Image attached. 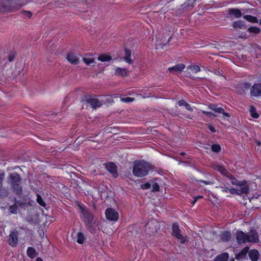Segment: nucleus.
<instances>
[{
  "label": "nucleus",
  "instance_id": "obj_49",
  "mask_svg": "<svg viewBox=\"0 0 261 261\" xmlns=\"http://www.w3.org/2000/svg\"><path fill=\"white\" fill-rule=\"evenodd\" d=\"M16 57V54L15 53H11L8 56V58L10 62H12Z\"/></svg>",
  "mask_w": 261,
  "mask_h": 261
},
{
  "label": "nucleus",
  "instance_id": "obj_55",
  "mask_svg": "<svg viewBox=\"0 0 261 261\" xmlns=\"http://www.w3.org/2000/svg\"><path fill=\"white\" fill-rule=\"evenodd\" d=\"M80 209L81 210V212L83 216H84V213H90L88 211H87L85 208H84L83 207L80 206Z\"/></svg>",
  "mask_w": 261,
  "mask_h": 261
},
{
  "label": "nucleus",
  "instance_id": "obj_37",
  "mask_svg": "<svg viewBox=\"0 0 261 261\" xmlns=\"http://www.w3.org/2000/svg\"><path fill=\"white\" fill-rule=\"evenodd\" d=\"M9 210L10 213L13 214H17L18 213V210L19 209L17 206V204H16V202H14V203L13 205H11L9 206Z\"/></svg>",
  "mask_w": 261,
  "mask_h": 261
},
{
  "label": "nucleus",
  "instance_id": "obj_40",
  "mask_svg": "<svg viewBox=\"0 0 261 261\" xmlns=\"http://www.w3.org/2000/svg\"><path fill=\"white\" fill-rule=\"evenodd\" d=\"M77 237V242L80 244H83L85 240V237L83 233H82V232H78Z\"/></svg>",
  "mask_w": 261,
  "mask_h": 261
},
{
  "label": "nucleus",
  "instance_id": "obj_14",
  "mask_svg": "<svg viewBox=\"0 0 261 261\" xmlns=\"http://www.w3.org/2000/svg\"><path fill=\"white\" fill-rule=\"evenodd\" d=\"M251 96L258 97L261 96V83L254 84L250 89Z\"/></svg>",
  "mask_w": 261,
  "mask_h": 261
},
{
  "label": "nucleus",
  "instance_id": "obj_42",
  "mask_svg": "<svg viewBox=\"0 0 261 261\" xmlns=\"http://www.w3.org/2000/svg\"><path fill=\"white\" fill-rule=\"evenodd\" d=\"M211 148L213 152H217V153L220 152L221 150V147L218 144H215L212 145Z\"/></svg>",
  "mask_w": 261,
  "mask_h": 261
},
{
  "label": "nucleus",
  "instance_id": "obj_22",
  "mask_svg": "<svg viewBox=\"0 0 261 261\" xmlns=\"http://www.w3.org/2000/svg\"><path fill=\"white\" fill-rule=\"evenodd\" d=\"M195 0H187L182 6V10L185 11L192 10L194 7Z\"/></svg>",
  "mask_w": 261,
  "mask_h": 261
},
{
  "label": "nucleus",
  "instance_id": "obj_10",
  "mask_svg": "<svg viewBox=\"0 0 261 261\" xmlns=\"http://www.w3.org/2000/svg\"><path fill=\"white\" fill-rule=\"evenodd\" d=\"M237 242L239 245H242L248 242L247 234L242 230H238L236 232Z\"/></svg>",
  "mask_w": 261,
  "mask_h": 261
},
{
  "label": "nucleus",
  "instance_id": "obj_38",
  "mask_svg": "<svg viewBox=\"0 0 261 261\" xmlns=\"http://www.w3.org/2000/svg\"><path fill=\"white\" fill-rule=\"evenodd\" d=\"M247 32L253 34H258L261 32V30L256 27H251L247 29Z\"/></svg>",
  "mask_w": 261,
  "mask_h": 261
},
{
  "label": "nucleus",
  "instance_id": "obj_44",
  "mask_svg": "<svg viewBox=\"0 0 261 261\" xmlns=\"http://www.w3.org/2000/svg\"><path fill=\"white\" fill-rule=\"evenodd\" d=\"M27 221L31 225H36L38 222L36 219H34L33 217L31 216L27 218Z\"/></svg>",
  "mask_w": 261,
  "mask_h": 261
},
{
  "label": "nucleus",
  "instance_id": "obj_25",
  "mask_svg": "<svg viewBox=\"0 0 261 261\" xmlns=\"http://www.w3.org/2000/svg\"><path fill=\"white\" fill-rule=\"evenodd\" d=\"M10 194L9 189L7 187L0 188V199H5L9 196Z\"/></svg>",
  "mask_w": 261,
  "mask_h": 261
},
{
  "label": "nucleus",
  "instance_id": "obj_52",
  "mask_svg": "<svg viewBox=\"0 0 261 261\" xmlns=\"http://www.w3.org/2000/svg\"><path fill=\"white\" fill-rule=\"evenodd\" d=\"M8 4V0H0V7H4L5 6ZM0 12H1V11L0 10Z\"/></svg>",
  "mask_w": 261,
  "mask_h": 261
},
{
  "label": "nucleus",
  "instance_id": "obj_26",
  "mask_svg": "<svg viewBox=\"0 0 261 261\" xmlns=\"http://www.w3.org/2000/svg\"><path fill=\"white\" fill-rule=\"evenodd\" d=\"M248 255L252 261H257L258 259V252L256 249H252L249 252L248 251Z\"/></svg>",
  "mask_w": 261,
  "mask_h": 261
},
{
  "label": "nucleus",
  "instance_id": "obj_61",
  "mask_svg": "<svg viewBox=\"0 0 261 261\" xmlns=\"http://www.w3.org/2000/svg\"><path fill=\"white\" fill-rule=\"evenodd\" d=\"M171 37L169 38V39H168V42H169L170 41V40L171 39Z\"/></svg>",
  "mask_w": 261,
  "mask_h": 261
},
{
  "label": "nucleus",
  "instance_id": "obj_13",
  "mask_svg": "<svg viewBox=\"0 0 261 261\" xmlns=\"http://www.w3.org/2000/svg\"><path fill=\"white\" fill-rule=\"evenodd\" d=\"M229 192L231 194H236L238 195H241L242 194H248L249 192V186L240 187L239 189H236L231 188L229 189Z\"/></svg>",
  "mask_w": 261,
  "mask_h": 261
},
{
  "label": "nucleus",
  "instance_id": "obj_1",
  "mask_svg": "<svg viewBox=\"0 0 261 261\" xmlns=\"http://www.w3.org/2000/svg\"><path fill=\"white\" fill-rule=\"evenodd\" d=\"M153 169V166L144 161H135L134 162L133 174L137 177H144L147 175L149 170Z\"/></svg>",
  "mask_w": 261,
  "mask_h": 261
},
{
  "label": "nucleus",
  "instance_id": "obj_7",
  "mask_svg": "<svg viewBox=\"0 0 261 261\" xmlns=\"http://www.w3.org/2000/svg\"><path fill=\"white\" fill-rule=\"evenodd\" d=\"M172 235L177 239L180 240L181 244H184L186 242V239L181 234V230H180L178 225L174 223L172 226Z\"/></svg>",
  "mask_w": 261,
  "mask_h": 261
},
{
  "label": "nucleus",
  "instance_id": "obj_15",
  "mask_svg": "<svg viewBox=\"0 0 261 261\" xmlns=\"http://www.w3.org/2000/svg\"><path fill=\"white\" fill-rule=\"evenodd\" d=\"M248 242L256 243L258 241V236L257 231L254 229H251L247 233Z\"/></svg>",
  "mask_w": 261,
  "mask_h": 261
},
{
  "label": "nucleus",
  "instance_id": "obj_28",
  "mask_svg": "<svg viewBox=\"0 0 261 261\" xmlns=\"http://www.w3.org/2000/svg\"><path fill=\"white\" fill-rule=\"evenodd\" d=\"M128 71L126 68L117 67L116 69L115 74L122 77H126L128 75Z\"/></svg>",
  "mask_w": 261,
  "mask_h": 261
},
{
  "label": "nucleus",
  "instance_id": "obj_16",
  "mask_svg": "<svg viewBox=\"0 0 261 261\" xmlns=\"http://www.w3.org/2000/svg\"><path fill=\"white\" fill-rule=\"evenodd\" d=\"M226 177L231 180V182L232 185L239 186L240 188L245 186H248V185H247V181L246 180H239L230 173Z\"/></svg>",
  "mask_w": 261,
  "mask_h": 261
},
{
  "label": "nucleus",
  "instance_id": "obj_12",
  "mask_svg": "<svg viewBox=\"0 0 261 261\" xmlns=\"http://www.w3.org/2000/svg\"><path fill=\"white\" fill-rule=\"evenodd\" d=\"M8 243L12 247H16L18 244V233L16 230L11 231L8 239Z\"/></svg>",
  "mask_w": 261,
  "mask_h": 261
},
{
  "label": "nucleus",
  "instance_id": "obj_57",
  "mask_svg": "<svg viewBox=\"0 0 261 261\" xmlns=\"http://www.w3.org/2000/svg\"><path fill=\"white\" fill-rule=\"evenodd\" d=\"M208 128L212 132H214V133L216 132V129L215 128V127L213 126H212L211 125H209Z\"/></svg>",
  "mask_w": 261,
  "mask_h": 261
},
{
  "label": "nucleus",
  "instance_id": "obj_29",
  "mask_svg": "<svg viewBox=\"0 0 261 261\" xmlns=\"http://www.w3.org/2000/svg\"><path fill=\"white\" fill-rule=\"evenodd\" d=\"M27 255L31 258H34L38 255V252L33 247H29L27 251Z\"/></svg>",
  "mask_w": 261,
  "mask_h": 261
},
{
  "label": "nucleus",
  "instance_id": "obj_56",
  "mask_svg": "<svg viewBox=\"0 0 261 261\" xmlns=\"http://www.w3.org/2000/svg\"><path fill=\"white\" fill-rule=\"evenodd\" d=\"M200 182L201 183H204L206 185H211V184H213V182H212V181H205V180H200Z\"/></svg>",
  "mask_w": 261,
  "mask_h": 261
},
{
  "label": "nucleus",
  "instance_id": "obj_63",
  "mask_svg": "<svg viewBox=\"0 0 261 261\" xmlns=\"http://www.w3.org/2000/svg\"><path fill=\"white\" fill-rule=\"evenodd\" d=\"M257 144H258V145H261V143H260V142H258V143H257Z\"/></svg>",
  "mask_w": 261,
  "mask_h": 261
},
{
  "label": "nucleus",
  "instance_id": "obj_39",
  "mask_svg": "<svg viewBox=\"0 0 261 261\" xmlns=\"http://www.w3.org/2000/svg\"><path fill=\"white\" fill-rule=\"evenodd\" d=\"M250 115L252 117H253L254 118H258L259 115L257 113L256 108L254 106H251L250 107Z\"/></svg>",
  "mask_w": 261,
  "mask_h": 261
},
{
  "label": "nucleus",
  "instance_id": "obj_11",
  "mask_svg": "<svg viewBox=\"0 0 261 261\" xmlns=\"http://www.w3.org/2000/svg\"><path fill=\"white\" fill-rule=\"evenodd\" d=\"M10 190L14 194L17 195L18 197H20L23 193V187L21 183L14 184L10 186Z\"/></svg>",
  "mask_w": 261,
  "mask_h": 261
},
{
  "label": "nucleus",
  "instance_id": "obj_53",
  "mask_svg": "<svg viewBox=\"0 0 261 261\" xmlns=\"http://www.w3.org/2000/svg\"><path fill=\"white\" fill-rule=\"evenodd\" d=\"M23 13V14L28 18H31L32 16V13L30 11H24Z\"/></svg>",
  "mask_w": 261,
  "mask_h": 261
},
{
  "label": "nucleus",
  "instance_id": "obj_17",
  "mask_svg": "<svg viewBox=\"0 0 261 261\" xmlns=\"http://www.w3.org/2000/svg\"><path fill=\"white\" fill-rule=\"evenodd\" d=\"M227 14L230 18H239L242 16V13L241 11L237 8L229 9L227 11Z\"/></svg>",
  "mask_w": 261,
  "mask_h": 261
},
{
  "label": "nucleus",
  "instance_id": "obj_4",
  "mask_svg": "<svg viewBox=\"0 0 261 261\" xmlns=\"http://www.w3.org/2000/svg\"><path fill=\"white\" fill-rule=\"evenodd\" d=\"M13 201L16 202L19 209L25 210L28 206H32L33 201L31 200L30 198H23L18 200L16 197H14Z\"/></svg>",
  "mask_w": 261,
  "mask_h": 261
},
{
  "label": "nucleus",
  "instance_id": "obj_54",
  "mask_svg": "<svg viewBox=\"0 0 261 261\" xmlns=\"http://www.w3.org/2000/svg\"><path fill=\"white\" fill-rule=\"evenodd\" d=\"M202 197H203L202 196H198L197 197H195L194 198V199L193 200V201L192 202H191V203L194 205L196 202V201H197V200L199 198H201Z\"/></svg>",
  "mask_w": 261,
  "mask_h": 261
},
{
  "label": "nucleus",
  "instance_id": "obj_48",
  "mask_svg": "<svg viewBox=\"0 0 261 261\" xmlns=\"http://www.w3.org/2000/svg\"><path fill=\"white\" fill-rule=\"evenodd\" d=\"M152 192H159L160 191V186L159 184L156 182H154L152 185Z\"/></svg>",
  "mask_w": 261,
  "mask_h": 261
},
{
  "label": "nucleus",
  "instance_id": "obj_18",
  "mask_svg": "<svg viewBox=\"0 0 261 261\" xmlns=\"http://www.w3.org/2000/svg\"><path fill=\"white\" fill-rule=\"evenodd\" d=\"M211 167L213 169L219 171L221 174L225 176L226 177L229 173L224 167H223L220 165H219L217 163L212 164L211 165Z\"/></svg>",
  "mask_w": 261,
  "mask_h": 261
},
{
  "label": "nucleus",
  "instance_id": "obj_9",
  "mask_svg": "<svg viewBox=\"0 0 261 261\" xmlns=\"http://www.w3.org/2000/svg\"><path fill=\"white\" fill-rule=\"evenodd\" d=\"M83 101H86L91 105L93 108L96 109L97 107H99L101 106L102 103L98 100V99L95 97H94L91 95H87L85 97L84 99H83Z\"/></svg>",
  "mask_w": 261,
  "mask_h": 261
},
{
  "label": "nucleus",
  "instance_id": "obj_19",
  "mask_svg": "<svg viewBox=\"0 0 261 261\" xmlns=\"http://www.w3.org/2000/svg\"><path fill=\"white\" fill-rule=\"evenodd\" d=\"M208 108L215 112L222 114L224 116L226 117H230V115L229 113L225 112L224 109L221 107H218L217 106L214 104L210 105Z\"/></svg>",
  "mask_w": 261,
  "mask_h": 261
},
{
  "label": "nucleus",
  "instance_id": "obj_46",
  "mask_svg": "<svg viewBox=\"0 0 261 261\" xmlns=\"http://www.w3.org/2000/svg\"><path fill=\"white\" fill-rule=\"evenodd\" d=\"M190 69L194 70L195 72H198L200 71V68L199 66L196 65H191L190 66Z\"/></svg>",
  "mask_w": 261,
  "mask_h": 261
},
{
  "label": "nucleus",
  "instance_id": "obj_6",
  "mask_svg": "<svg viewBox=\"0 0 261 261\" xmlns=\"http://www.w3.org/2000/svg\"><path fill=\"white\" fill-rule=\"evenodd\" d=\"M106 218L111 221H116L119 218L118 212L112 208H107L105 212Z\"/></svg>",
  "mask_w": 261,
  "mask_h": 261
},
{
  "label": "nucleus",
  "instance_id": "obj_60",
  "mask_svg": "<svg viewBox=\"0 0 261 261\" xmlns=\"http://www.w3.org/2000/svg\"><path fill=\"white\" fill-rule=\"evenodd\" d=\"M36 261H43V260L41 257H37Z\"/></svg>",
  "mask_w": 261,
  "mask_h": 261
},
{
  "label": "nucleus",
  "instance_id": "obj_30",
  "mask_svg": "<svg viewBox=\"0 0 261 261\" xmlns=\"http://www.w3.org/2000/svg\"><path fill=\"white\" fill-rule=\"evenodd\" d=\"M220 239L223 242H227L230 240L231 233L228 231H224L220 236Z\"/></svg>",
  "mask_w": 261,
  "mask_h": 261
},
{
  "label": "nucleus",
  "instance_id": "obj_5",
  "mask_svg": "<svg viewBox=\"0 0 261 261\" xmlns=\"http://www.w3.org/2000/svg\"><path fill=\"white\" fill-rule=\"evenodd\" d=\"M22 179L21 176L17 172L10 173L7 177V182L10 186L14 184L21 183Z\"/></svg>",
  "mask_w": 261,
  "mask_h": 261
},
{
  "label": "nucleus",
  "instance_id": "obj_34",
  "mask_svg": "<svg viewBox=\"0 0 261 261\" xmlns=\"http://www.w3.org/2000/svg\"><path fill=\"white\" fill-rule=\"evenodd\" d=\"M229 255L227 253H223L218 255L214 259V261H227Z\"/></svg>",
  "mask_w": 261,
  "mask_h": 261
},
{
  "label": "nucleus",
  "instance_id": "obj_24",
  "mask_svg": "<svg viewBox=\"0 0 261 261\" xmlns=\"http://www.w3.org/2000/svg\"><path fill=\"white\" fill-rule=\"evenodd\" d=\"M232 26L234 29H245L247 28L245 22L242 20H238L233 22Z\"/></svg>",
  "mask_w": 261,
  "mask_h": 261
},
{
  "label": "nucleus",
  "instance_id": "obj_35",
  "mask_svg": "<svg viewBox=\"0 0 261 261\" xmlns=\"http://www.w3.org/2000/svg\"><path fill=\"white\" fill-rule=\"evenodd\" d=\"M177 103L179 106H185L186 109L191 112L193 111V109L191 106L185 100L181 99L178 101Z\"/></svg>",
  "mask_w": 261,
  "mask_h": 261
},
{
  "label": "nucleus",
  "instance_id": "obj_21",
  "mask_svg": "<svg viewBox=\"0 0 261 261\" xmlns=\"http://www.w3.org/2000/svg\"><path fill=\"white\" fill-rule=\"evenodd\" d=\"M249 247H245L239 253L236 254L235 257L236 259L240 260L245 259L247 257V254L249 251Z\"/></svg>",
  "mask_w": 261,
  "mask_h": 261
},
{
  "label": "nucleus",
  "instance_id": "obj_20",
  "mask_svg": "<svg viewBox=\"0 0 261 261\" xmlns=\"http://www.w3.org/2000/svg\"><path fill=\"white\" fill-rule=\"evenodd\" d=\"M185 68V65L184 64H178L175 66L169 67L168 70L170 73H175L178 72H181Z\"/></svg>",
  "mask_w": 261,
  "mask_h": 261
},
{
  "label": "nucleus",
  "instance_id": "obj_23",
  "mask_svg": "<svg viewBox=\"0 0 261 261\" xmlns=\"http://www.w3.org/2000/svg\"><path fill=\"white\" fill-rule=\"evenodd\" d=\"M66 59L70 63L73 64H77L79 62L78 58L72 52H69L67 54Z\"/></svg>",
  "mask_w": 261,
  "mask_h": 261
},
{
  "label": "nucleus",
  "instance_id": "obj_62",
  "mask_svg": "<svg viewBox=\"0 0 261 261\" xmlns=\"http://www.w3.org/2000/svg\"><path fill=\"white\" fill-rule=\"evenodd\" d=\"M230 261H234V258H232Z\"/></svg>",
  "mask_w": 261,
  "mask_h": 261
},
{
  "label": "nucleus",
  "instance_id": "obj_8",
  "mask_svg": "<svg viewBox=\"0 0 261 261\" xmlns=\"http://www.w3.org/2000/svg\"><path fill=\"white\" fill-rule=\"evenodd\" d=\"M106 169L107 170L112 174L114 178H116L118 176L117 171V167L115 164L113 162H109L104 164Z\"/></svg>",
  "mask_w": 261,
  "mask_h": 261
},
{
  "label": "nucleus",
  "instance_id": "obj_51",
  "mask_svg": "<svg viewBox=\"0 0 261 261\" xmlns=\"http://www.w3.org/2000/svg\"><path fill=\"white\" fill-rule=\"evenodd\" d=\"M203 113L206 115L207 116L212 118V117H217V116L211 112L203 111Z\"/></svg>",
  "mask_w": 261,
  "mask_h": 261
},
{
  "label": "nucleus",
  "instance_id": "obj_3",
  "mask_svg": "<svg viewBox=\"0 0 261 261\" xmlns=\"http://www.w3.org/2000/svg\"><path fill=\"white\" fill-rule=\"evenodd\" d=\"M4 6V7H0V10L1 11V12L14 11L16 10L19 9L21 6V5L18 3L14 2L13 1L10 2L8 0V4Z\"/></svg>",
  "mask_w": 261,
  "mask_h": 261
},
{
  "label": "nucleus",
  "instance_id": "obj_43",
  "mask_svg": "<svg viewBox=\"0 0 261 261\" xmlns=\"http://www.w3.org/2000/svg\"><path fill=\"white\" fill-rule=\"evenodd\" d=\"M5 177V172L3 170L0 169V188L3 186Z\"/></svg>",
  "mask_w": 261,
  "mask_h": 261
},
{
  "label": "nucleus",
  "instance_id": "obj_33",
  "mask_svg": "<svg viewBox=\"0 0 261 261\" xmlns=\"http://www.w3.org/2000/svg\"><path fill=\"white\" fill-rule=\"evenodd\" d=\"M156 223V221H152L148 222L147 224L145 226L146 230H147L148 228L151 229V230L150 231L151 233H154V232H156V228L155 225V223Z\"/></svg>",
  "mask_w": 261,
  "mask_h": 261
},
{
  "label": "nucleus",
  "instance_id": "obj_2",
  "mask_svg": "<svg viewBox=\"0 0 261 261\" xmlns=\"http://www.w3.org/2000/svg\"><path fill=\"white\" fill-rule=\"evenodd\" d=\"M84 222L86 228L91 233L96 232V228L98 225V222L94 219V216L91 213H84Z\"/></svg>",
  "mask_w": 261,
  "mask_h": 261
},
{
  "label": "nucleus",
  "instance_id": "obj_45",
  "mask_svg": "<svg viewBox=\"0 0 261 261\" xmlns=\"http://www.w3.org/2000/svg\"><path fill=\"white\" fill-rule=\"evenodd\" d=\"M83 60L84 62L88 65H89L94 62V60L90 58L84 57L83 58Z\"/></svg>",
  "mask_w": 261,
  "mask_h": 261
},
{
  "label": "nucleus",
  "instance_id": "obj_41",
  "mask_svg": "<svg viewBox=\"0 0 261 261\" xmlns=\"http://www.w3.org/2000/svg\"><path fill=\"white\" fill-rule=\"evenodd\" d=\"M37 202L42 206L45 207L46 206V203L42 198V197L39 194H37V198H36Z\"/></svg>",
  "mask_w": 261,
  "mask_h": 261
},
{
  "label": "nucleus",
  "instance_id": "obj_36",
  "mask_svg": "<svg viewBox=\"0 0 261 261\" xmlns=\"http://www.w3.org/2000/svg\"><path fill=\"white\" fill-rule=\"evenodd\" d=\"M243 18L248 21L251 23H257L258 19L256 17L250 15H246L243 16Z\"/></svg>",
  "mask_w": 261,
  "mask_h": 261
},
{
  "label": "nucleus",
  "instance_id": "obj_50",
  "mask_svg": "<svg viewBox=\"0 0 261 261\" xmlns=\"http://www.w3.org/2000/svg\"><path fill=\"white\" fill-rule=\"evenodd\" d=\"M151 186V185L149 182H146L144 184H141L140 185L141 189L144 190V189H149Z\"/></svg>",
  "mask_w": 261,
  "mask_h": 261
},
{
  "label": "nucleus",
  "instance_id": "obj_64",
  "mask_svg": "<svg viewBox=\"0 0 261 261\" xmlns=\"http://www.w3.org/2000/svg\"><path fill=\"white\" fill-rule=\"evenodd\" d=\"M260 24H261V20H260Z\"/></svg>",
  "mask_w": 261,
  "mask_h": 261
},
{
  "label": "nucleus",
  "instance_id": "obj_27",
  "mask_svg": "<svg viewBox=\"0 0 261 261\" xmlns=\"http://www.w3.org/2000/svg\"><path fill=\"white\" fill-rule=\"evenodd\" d=\"M238 87L242 89V91H240V93L243 94L245 90H247L249 89H251L252 87L251 84L249 82H243L241 83L238 85Z\"/></svg>",
  "mask_w": 261,
  "mask_h": 261
},
{
  "label": "nucleus",
  "instance_id": "obj_58",
  "mask_svg": "<svg viewBox=\"0 0 261 261\" xmlns=\"http://www.w3.org/2000/svg\"><path fill=\"white\" fill-rule=\"evenodd\" d=\"M215 73L217 75H222V74L221 73L220 71L219 70H216L215 71Z\"/></svg>",
  "mask_w": 261,
  "mask_h": 261
},
{
  "label": "nucleus",
  "instance_id": "obj_47",
  "mask_svg": "<svg viewBox=\"0 0 261 261\" xmlns=\"http://www.w3.org/2000/svg\"><path fill=\"white\" fill-rule=\"evenodd\" d=\"M134 98H132V97H123V98H121V101H123V102H132L134 100Z\"/></svg>",
  "mask_w": 261,
  "mask_h": 261
},
{
  "label": "nucleus",
  "instance_id": "obj_59",
  "mask_svg": "<svg viewBox=\"0 0 261 261\" xmlns=\"http://www.w3.org/2000/svg\"><path fill=\"white\" fill-rule=\"evenodd\" d=\"M222 188H223V187H222ZM228 190H229V189L225 187L224 188V189L223 190V191L224 192H227Z\"/></svg>",
  "mask_w": 261,
  "mask_h": 261
},
{
  "label": "nucleus",
  "instance_id": "obj_31",
  "mask_svg": "<svg viewBox=\"0 0 261 261\" xmlns=\"http://www.w3.org/2000/svg\"><path fill=\"white\" fill-rule=\"evenodd\" d=\"M125 56L123 57V59L125 61L129 64L133 63V61L130 58L132 51L129 49L125 48Z\"/></svg>",
  "mask_w": 261,
  "mask_h": 261
},
{
  "label": "nucleus",
  "instance_id": "obj_32",
  "mask_svg": "<svg viewBox=\"0 0 261 261\" xmlns=\"http://www.w3.org/2000/svg\"><path fill=\"white\" fill-rule=\"evenodd\" d=\"M112 58L110 54H102L98 57V60L101 62H106L112 60Z\"/></svg>",
  "mask_w": 261,
  "mask_h": 261
}]
</instances>
